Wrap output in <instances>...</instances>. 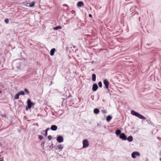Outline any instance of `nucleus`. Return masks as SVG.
<instances>
[{
	"label": "nucleus",
	"instance_id": "4be33fe9",
	"mask_svg": "<svg viewBox=\"0 0 161 161\" xmlns=\"http://www.w3.org/2000/svg\"><path fill=\"white\" fill-rule=\"evenodd\" d=\"M49 128H47V129L45 130V136H47V131L49 130Z\"/></svg>",
	"mask_w": 161,
	"mask_h": 161
},
{
	"label": "nucleus",
	"instance_id": "2eb2a0df",
	"mask_svg": "<svg viewBox=\"0 0 161 161\" xmlns=\"http://www.w3.org/2000/svg\"><path fill=\"white\" fill-rule=\"evenodd\" d=\"M99 110L98 108H95L94 110V112L95 114H97L99 113Z\"/></svg>",
	"mask_w": 161,
	"mask_h": 161
},
{
	"label": "nucleus",
	"instance_id": "423d86ee",
	"mask_svg": "<svg viewBox=\"0 0 161 161\" xmlns=\"http://www.w3.org/2000/svg\"><path fill=\"white\" fill-rule=\"evenodd\" d=\"M103 83L105 86L106 88L108 89V86L109 85V82L106 80H103Z\"/></svg>",
	"mask_w": 161,
	"mask_h": 161
},
{
	"label": "nucleus",
	"instance_id": "c85d7f7f",
	"mask_svg": "<svg viewBox=\"0 0 161 161\" xmlns=\"http://www.w3.org/2000/svg\"><path fill=\"white\" fill-rule=\"evenodd\" d=\"M25 6H28V5L30 4L29 3H28L27 2H25Z\"/></svg>",
	"mask_w": 161,
	"mask_h": 161
},
{
	"label": "nucleus",
	"instance_id": "412c9836",
	"mask_svg": "<svg viewBox=\"0 0 161 161\" xmlns=\"http://www.w3.org/2000/svg\"><path fill=\"white\" fill-rule=\"evenodd\" d=\"M19 95L18 93L16 94L14 96V99H19Z\"/></svg>",
	"mask_w": 161,
	"mask_h": 161
},
{
	"label": "nucleus",
	"instance_id": "9d476101",
	"mask_svg": "<svg viewBox=\"0 0 161 161\" xmlns=\"http://www.w3.org/2000/svg\"><path fill=\"white\" fill-rule=\"evenodd\" d=\"M84 5L82 1L79 2L77 3V6L78 7H81Z\"/></svg>",
	"mask_w": 161,
	"mask_h": 161
},
{
	"label": "nucleus",
	"instance_id": "f8f14e48",
	"mask_svg": "<svg viewBox=\"0 0 161 161\" xmlns=\"http://www.w3.org/2000/svg\"><path fill=\"white\" fill-rule=\"evenodd\" d=\"M96 79V75L95 74H93L92 75V80L93 81H95Z\"/></svg>",
	"mask_w": 161,
	"mask_h": 161
},
{
	"label": "nucleus",
	"instance_id": "7c9ffc66",
	"mask_svg": "<svg viewBox=\"0 0 161 161\" xmlns=\"http://www.w3.org/2000/svg\"><path fill=\"white\" fill-rule=\"evenodd\" d=\"M3 117H6V115L4 114L3 115H2Z\"/></svg>",
	"mask_w": 161,
	"mask_h": 161
},
{
	"label": "nucleus",
	"instance_id": "bb28decb",
	"mask_svg": "<svg viewBox=\"0 0 161 161\" xmlns=\"http://www.w3.org/2000/svg\"><path fill=\"white\" fill-rule=\"evenodd\" d=\"M24 91L27 93L28 94L29 93V92L28 90L26 88H25L24 89Z\"/></svg>",
	"mask_w": 161,
	"mask_h": 161
},
{
	"label": "nucleus",
	"instance_id": "a211bd4d",
	"mask_svg": "<svg viewBox=\"0 0 161 161\" xmlns=\"http://www.w3.org/2000/svg\"><path fill=\"white\" fill-rule=\"evenodd\" d=\"M35 4V1H33L31 2V4H29V6L30 7H32L34 6Z\"/></svg>",
	"mask_w": 161,
	"mask_h": 161
},
{
	"label": "nucleus",
	"instance_id": "5701e85b",
	"mask_svg": "<svg viewBox=\"0 0 161 161\" xmlns=\"http://www.w3.org/2000/svg\"><path fill=\"white\" fill-rule=\"evenodd\" d=\"M98 84L99 86L100 87H102V83L101 82V81L99 82L98 83Z\"/></svg>",
	"mask_w": 161,
	"mask_h": 161
},
{
	"label": "nucleus",
	"instance_id": "9b49d317",
	"mask_svg": "<svg viewBox=\"0 0 161 161\" xmlns=\"http://www.w3.org/2000/svg\"><path fill=\"white\" fill-rule=\"evenodd\" d=\"M55 51V49L54 48H53L50 51V54L51 56H53Z\"/></svg>",
	"mask_w": 161,
	"mask_h": 161
},
{
	"label": "nucleus",
	"instance_id": "ddd939ff",
	"mask_svg": "<svg viewBox=\"0 0 161 161\" xmlns=\"http://www.w3.org/2000/svg\"><path fill=\"white\" fill-rule=\"evenodd\" d=\"M133 137L131 136H130L127 138V140L129 142H131L133 141Z\"/></svg>",
	"mask_w": 161,
	"mask_h": 161
},
{
	"label": "nucleus",
	"instance_id": "4468645a",
	"mask_svg": "<svg viewBox=\"0 0 161 161\" xmlns=\"http://www.w3.org/2000/svg\"><path fill=\"white\" fill-rule=\"evenodd\" d=\"M121 131L119 130H117L115 131V134L117 136L120 135L121 133Z\"/></svg>",
	"mask_w": 161,
	"mask_h": 161
},
{
	"label": "nucleus",
	"instance_id": "0eeeda50",
	"mask_svg": "<svg viewBox=\"0 0 161 161\" xmlns=\"http://www.w3.org/2000/svg\"><path fill=\"white\" fill-rule=\"evenodd\" d=\"M98 88V86L96 84H93L92 89L93 91H96Z\"/></svg>",
	"mask_w": 161,
	"mask_h": 161
},
{
	"label": "nucleus",
	"instance_id": "dca6fc26",
	"mask_svg": "<svg viewBox=\"0 0 161 161\" xmlns=\"http://www.w3.org/2000/svg\"><path fill=\"white\" fill-rule=\"evenodd\" d=\"M112 119V117L110 116H108L106 118V120L109 122Z\"/></svg>",
	"mask_w": 161,
	"mask_h": 161
},
{
	"label": "nucleus",
	"instance_id": "20e7f679",
	"mask_svg": "<svg viewBox=\"0 0 161 161\" xmlns=\"http://www.w3.org/2000/svg\"><path fill=\"white\" fill-rule=\"evenodd\" d=\"M119 138L123 140H125L127 139V137L124 133H121L119 136Z\"/></svg>",
	"mask_w": 161,
	"mask_h": 161
},
{
	"label": "nucleus",
	"instance_id": "aec40b11",
	"mask_svg": "<svg viewBox=\"0 0 161 161\" xmlns=\"http://www.w3.org/2000/svg\"><path fill=\"white\" fill-rule=\"evenodd\" d=\"M18 93L19 94V95H24L25 94V92L24 91H21L20 92H19Z\"/></svg>",
	"mask_w": 161,
	"mask_h": 161
},
{
	"label": "nucleus",
	"instance_id": "2f4dec72",
	"mask_svg": "<svg viewBox=\"0 0 161 161\" xmlns=\"http://www.w3.org/2000/svg\"><path fill=\"white\" fill-rule=\"evenodd\" d=\"M2 92L1 91H0V93H2Z\"/></svg>",
	"mask_w": 161,
	"mask_h": 161
},
{
	"label": "nucleus",
	"instance_id": "39448f33",
	"mask_svg": "<svg viewBox=\"0 0 161 161\" xmlns=\"http://www.w3.org/2000/svg\"><path fill=\"white\" fill-rule=\"evenodd\" d=\"M140 154L139 152H133L131 154V157L133 158H135L136 156H139Z\"/></svg>",
	"mask_w": 161,
	"mask_h": 161
},
{
	"label": "nucleus",
	"instance_id": "f3484780",
	"mask_svg": "<svg viewBox=\"0 0 161 161\" xmlns=\"http://www.w3.org/2000/svg\"><path fill=\"white\" fill-rule=\"evenodd\" d=\"M57 147L58 149L62 150L63 148V147L62 145L61 144H59L58 145Z\"/></svg>",
	"mask_w": 161,
	"mask_h": 161
},
{
	"label": "nucleus",
	"instance_id": "1a4fd4ad",
	"mask_svg": "<svg viewBox=\"0 0 161 161\" xmlns=\"http://www.w3.org/2000/svg\"><path fill=\"white\" fill-rule=\"evenodd\" d=\"M58 127L57 126L55 125H53L51 126V129L53 131L56 130L57 129Z\"/></svg>",
	"mask_w": 161,
	"mask_h": 161
},
{
	"label": "nucleus",
	"instance_id": "f257e3e1",
	"mask_svg": "<svg viewBox=\"0 0 161 161\" xmlns=\"http://www.w3.org/2000/svg\"><path fill=\"white\" fill-rule=\"evenodd\" d=\"M131 113L132 115H135L141 119L145 120L146 119V118L144 116L135 112L134 110H131Z\"/></svg>",
	"mask_w": 161,
	"mask_h": 161
},
{
	"label": "nucleus",
	"instance_id": "b1692460",
	"mask_svg": "<svg viewBox=\"0 0 161 161\" xmlns=\"http://www.w3.org/2000/svg\"><path fill=\"white\" fill-rule=\"evenodd\" d=\"M47 138L49 140H50L52 139V136L51 135H49L48 136Z\"/></svg>",
	"mask_w": 161,
	"mask_h": 161
},
{
	"label": "nucleus",
	"instance_id": "f03ea898",
	"mask_svg": "<svg viewBox=\"0 0 161 161\" xmlns=\"http://www.w3.org/2000/svg\"><path fill=\"white\" fill-rule=\"evenodd\" d=\"M27 103V106L26 107V110H28V109H30L31 108L32 105L34 104V103L31 102V99L29 98L28 99Z\"/></svg>",
	"mask_w": 161,
	"mask_h": 161
},
{
	"label": "nucleus",
	"instance_id": "7ed1b4c3",
	"mask_svg": "<svg viewBox=\"0 0 161 161\" xmlns=\"http://www.w3.org/2000/svg\"><path fill=\"white\" fill-rule=\"evenodd\" d=\"M83 147L86 148L88 147L89 145V142L87 140H84L83 142Z\"/></svg>",
	"mask_w": 161,
	"mask_h": 161
},
{
	"label": "nucleus",
	"instance_id": "6e6552de",
	"mask_svg": "<svg viewBox=\"0 0 161 161\" xmlns=\"http://www.w3.org/2000/svg\"><path fill=\"white\" fill-rule=\"evenodd\" d=\"M57 140L58 142H61L63 141V138L62 136H59L57 138Z\"/></svg>",
	"mask_w": 161,
	"mask_h": 161
},
{
	"label": "nucleus",
	"instance_id": "a878e982",
	"mask_svg": "<svg viewBox=\"0 0 161 161\" xmlns=\"http://www.w3.org/2000/svg\"><path fill=\"white\" fill-rule=\"evenodd\" d=\"M101 111L102 113L103 114H105L107 112L106 110H102Z\"/></svg>",
	"mask_w": 161,
	"mask_h": 161
},
{
	"label": "nucleus",
	"instance_id": "473e14b6",
	"mask_svg": "<svg viewBox=\"0 0 161 161\" xmlns=\"http://www.w3.org/2000/svg\"><path fill=\"white\" fill-rule=\"evenodd\" d=\"M160 161H161V158H160Z\"/></svg>",
	"mask_w": 161,
	"mask_h": 161
},
{
	"label": "nucleus",
	"instance_id": "cd10ccee",
	"mask_svg": "<svg viewBox=\"0 0 161 161\" xmlns=\"http://www.w3.org/2000/svg\"><path fill=\"white\" fill-rule=\"evenodd\" d=\"M39 139L40 140H41L43 138V137L41 135H39Z\"/></svg>",
	"mask_w": 161,
	"mask_h": 161
},
{
	"label": "nucleus",
	"instance_id": "c756f323",
	"mask_svg": "<svg viewBox=\"0 0 161 161\" xmlns=\"http://www.w3.org/2000/svg\"><path fill=\"white\" fill-rule=\"evenodd\" d=\"M89 17H92V15L91 14H89Z\"/></svg>",
	"mask_w": 161,
	"mask_h": 161
},
{
	"label": "nucleus",
	"instance_id": "6ab92c4d",
	"mask_svg": "<svg viewBox=\"0 0 161 161\" xmlns=\"http://www.w3.org/2000/svg\"><path fill=\"white\" fill-rule=\"evenodd\" d=\"M62 28V27L60 26H57L56 27H55L53 28V29L54 30H57L58 29H61Z\"/></svg>",
	"mask_w": 161,
	"mask_h": 161
},
{
	"label": "nucleus",
	"instance_id": "393cba45",
	"mask_svg": "<svg viewBox=\"0 0 161 161\" xmlns=\"http://www.w3.org/2000/svg\"><path fill=\"white\" fill-rule=\"evenodd\" d=\"M4 21H5V22L7 24H8V23L9 20H8V19H5Z\"/></svg>",
	"mask_w": 161,
	"mask_h": 161
}]
</instances>
